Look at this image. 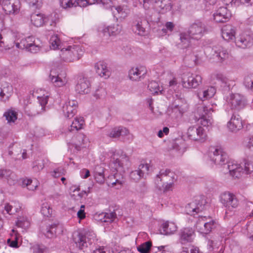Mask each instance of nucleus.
Returning <instances> with one entry per match:
<instances>
[{
    "label": "nucleus",
    "instance_id": "1",
    "mask_svg": "<svg viewBox=\"0 0 253 253\" xmlns=\"http://www.w3.org/2000/svg\"><path fill=\"white\" fill-rule=\"evenodd\" d=\"M175 180L173 172L169 169H161L156 177L155 183L159 190L166 192L171 189Z\"/></svg>",
    "mask_w": 253,
    "mask_h": 253
},
{
    "label": "nucleus",
    "instance_id": "2",
    "mask_svg": "<svg viewBox=\"0 0 253 253\" xmlns=\"http://www.w3.org/2000/svg\"><path fill=\"white\" fill-rule=\"evenodd\" d=\"M83 51L78 45L69 46L63 48L60 52V57L65 62H74L78 60L82 56Z\"/></svg>",
    "mask_w": 253,
    "mask_h": 253
},
{
    "label": "nucleus",
    "instance_id": "3",
    "mask_svg": "<svg viewBox=\"0 0 253 253\" xmlns=\"http://www.w3.org/2000/svg\"><path fill=\"white\" fill-rule=\"evenodd\" d=\"M220 201L222 204L226 208L225 214L226 216H231L239 205V201L236 196L230 192H224L220 196Z\"/></svg>",
    "mask_w": 253,
    "mask_h": 253
},
{
    "label": "nucleus",
    "instance_id": "4",
    "mask_svg": "<svg viewBox=\"0 0 253 253\" xmlns=\"http://www.w3.org/2000/svg\"><path fill=\"white\" fill-rule=\"evenodd\" d=\"M209 31L207 25L201 20H196L189 27L188 33L191 38L198 40Z\"/></svg>",
    "mask_w": 253,
    "mask_h": 253
},
{
    "label": "nucleus",
    "instance_id": "5",
    "mask_svg": "<svg viewBox=\"0 0 253 253\" xmlns=\"http://www.w3.org/2000/svg\"><path fill=\"white\" fill-rule=\"evenodd\" d=\"M211 160L215 164L223 165L227 163L228 156L221 146H212L210 148Z\"/></svg>",
    "mask_w": 253,
    "mask_h": 253
},
{
    "label": "nucleus",
    "instance_id": "6",
    "mask_svg": "<svg viewBox=\"0 0 253 253\" xmlns=\"http://www.w3.org/2000/svg\"><path fill=\"white\" fill-rule=\"evenodd\" d=\"M73 240L77 247L84 250L96 240V236L92 232L87 233L85 235L78 233L76 236H74Z\"/></svg>",
    "mask_w": 253,
    "mask_h": 253
},
{
    "label": "nucleus",
    "instance_id": "7",
    "mask_svg": "<svg viewBox=\"0 0 253 253\" xmlns=\"http://www.w3.org/2000/svg\"><path fill=\"white\" fill-rule=\"evenodd\" d=\"M205 199L200 197H197L194 201L187 204L185 207V211L187 214L195 215L204 210L205 204Z\"/></svg>",
    "mask_w": 253,
    "mask_h": 253
},
{
    "label": "nucleus",
    "instance_id": "8",
    "mask_svg": "<svg viewBox=\"0 0 253 253\" xmlns=\"http://www.w3.org/2000/svg\"><path fill=\"white\" fill-rule=\"evenodd\" d=\"M118 154H114L112 160L111 167L116 171L120 173L124 172V166L128 168L129 158L126 154H122L119 158Z\"/></svg>",
    "mask_w": 253,
    "mask_h": 253
},
{
    "label": "nucleus",
    "instance_id": "9",
    "mask_svg": "<svg viewBox=\"0 0 253 253\" xmlns=\"http://www.w3.org/2000/svg\"><path fill=\"white\" fill-rule=\"evenodd\" d=\"M202 82V78L199 75H193L188 73L183 75L182 83L183 87L186 88H196Z\"/></svg>",
    "mask_w": 253,
    "mask_h": 253
},
{
    "label": "nucleus",
    "instance_id": "10",
    "mask_svg": "<svg viewBox=\"0 0 253 253\" xmlns=\"http://www.w3.org/2000/svg\"><path fill=\"white\" fill-rule=\"evenodd\" d=\"M1 6L5 14L16 15L20 11L21 3L19 0H3Z\"/></svg>",
    "mask_w": 253,
    "mask_h": 253
},
{
    "label": "nucleus",
    "instance_id": "11",
    "mask_svg": "<svg viewBox=\"0 0 253 253\" xmlns=\"http://www.w3.org/2000/svg\"><path fill=\"white\" fill-rule=\"evenodd\" d=\"M206 217H201L197 221L196 227L202 234H208L216 227V222L214 220L206 222Z\"/></svg>",
    "mask_w": 253,
    "mask_h": 253
},
{
    "label": "nucleus",
    "instance_id": "12",
    "mask_svg": "<svg viewBox=\"0 0 253 253\" xmlns=\"http://www.w3.org/2000/svg\"><path fill=\"white\" fill-rule=\"evenodd\" d=\"M189 139L195 141H205L207 137L204 129L201 126H191L187 131Z\"/></svg>",
    "mask_w": 253,
    "mask_h": 253
},
{
    "label": "nucleus",
    "instance_id": "13",
    "mask_svg": "<svg viewBox=\"0 0 253 253\" xmlns=\"http://www.w3.org/2000/svg\"><path fill=\"white\" fill-rule=\"evenodd\" d=\"M213 19L217 23L226 22L231 17V13L226 7H220L213 14Z\"/></svg>",
    "mask_w": 253,
    "mask_h": 253
},
{
    "label": "nucleus",
    "instance_id": "14",
    "mask_svg": "<svg viewBox=\"0 0 253 253\" xmlns=\"http://www.w3.org/2000/svg\"><path fill=\"white\" fill-rule=\"evenodd\" d=\"M62 232V225L59 222H54L47 225L43 233L47 238L51 239L56 237L57 234H61Z\"/></svg>",
    "mask_w": 253,
    "mask_h": 253
},
{
    "label": "nucleus",
    "instance_id": "15",
    "mask_svg": "<svg viewBox=\"0 0 253 253\" xmlns=\"http://www.w3.org/2000/svg\"><path fill=\"white\" fill-rule=\"evenodd\" d=\"M78 102L72 100L66 102L62 107L63 112L65 116L69 119L74 117L77 113Z\"/></svg>",
    "mask_w": 253,
    "mask_h": 253
},
{
    "label": "nucleus",
    "instance_id": "16",
    "mask_svg": "<svg viewBox=\"0 0 253 253\" xmlns=\"http://www.w3.org/2000/svg\"><path fill=\"white\" fill-rule=\"evenodd\" d=\"M147 71L145 67L132 68L128 73L129 79L133 81H139L144 78Z\"/></svg>",
    "mask_w": 253,
    "mask_h": 253
},
{
    "label": "nucleus",
    "instance_id": "17",
    "mask_svg": "<svg viewBox=\"0 0 253 253\" xmlns=\"http://www.w3.org/2000/svg\"><path fill=\"white\" fill-rule=\"evenodd\" d=\"M194 230L191 227H185L181 229L179 232V241L182 244L191 242L194 235Z\"/></svg>",
    "mask_w": 253,
    "mask_h": 253
},
{
    "label": "nucleus",
    "instance_id": "18",
    "mask_svg": "<svg viewBox=\"0 0 253 253\" xmlns=\"http://www.w3.org/2000/svg\"><path fill=\"white\" fill-rule=\"evenodd\" d=\"M90 82L87 78H80L76 85L75 89L80 94H87L90 91Z\"/></svg>",
    "mask_w": 253,
    "mask_h": 253
},
{
    "label": "nucleus",
    "instance_id": "19",
    "mask_svg": "<svg viewBox=\"0 0 253 253\" xmlns=\"http://www.w3.org/2000/svg\"><path fill=\"white\" fill-rule=\"evenodd\" d=\"M229 129L233 132H236L243 127V124L241 117L238 115L233 114L230 120L227 124Z\"/></svg>",
    "mask_w": 253,
    "mask_h": 253
},
{
    "label": "nucleus",
    "instance_id": "20",
    "mask_svg": "<svg viewBox=\"0 0 253 253\" xmlns=\"http://www.w3.org/2000/svg\"><path fill=\"white\" fill-rule=\"evenodd\" d=\"M95 69L96 73L104 79L108 78L111 75V72L104 61H100L96 63L95 65Z\"/></svg>",
    "mask_w": 253,
    "mask_h": 253
},
{
    "label": "nucleus",
    "instance_id": "21",
    "mask_svg": "<svg viewBox=\"0 0 253 253\" xmlns=\"http://www.w3.org/2000/svg\"><path fill=\"white\" fill-rule=\"evenodd\" d=\"M222 37L223 39L228 42L233 41L235 39V28L231 25H226L222 28Z\"/></svg>",
    "mask_w": 253,
    "mask_h": 253
},
{
    "label": "nucleus",
    "instance_id": "22",
    "mask_svg": "<svg viewBox=\"0 0 253 253\" xmlns=\"http://www.w3.org/2000/svg\"><path fill=\"white\" fill-rule=\"evenodd\" d=\"M230 104L231 109L237 110H241L246 106L244 99L239 94H235L231 96Z\"/></svg>",
    "mask_w": 253,
    "mask_h": 253
},
{
    "label": "nucleus",
    "instance_id": "23",
    "mask_svg": "<svg viewBox=\"0 0 253 253\" xmlns=\"http://www.w3.org/2000/svg\"><path fill=\"white\" fill-rule=\"evenodd\" d=\"M25 111L29 116H35L43 112L42 106L39 102L30 104L25 108Z\"/></svg>",
    "mask_w": 253,
    "mask_h": 253
},
{
    "label": "nucleus",
    "instance_id": "24",
    "mask_svg": "<svg viewBox=\"0 0 253 253\" xmlns=\"http://www.w3.org/2000/svg\"><path fill=\"white\" fill-rule=\"evenodd\" d=\"M227 163V169L230 174L235 178H239L241 176V173L243 172V169L240 165L232 161L228 162Z\"/></svg>",
    "mask_w": 253,
    "mask_h": 253
},
{
    "label": "nucleus",
    "instance_id": "25",
    "mask_svg": "<svg viewBox=\"0 0 253 253\" xmlns=\"http://www.w3.org/2000/svg\"><path fill=\"white\" fill-rule=\"evenodd\" d=\"M214 53V58H216L218 62L221 63L229 57V53L227 50L222 46L215 47Z\"/></svg>",
    "mask_w": 253,
    "mask_h": 253
},
{
    "label": "nucleus",
    "instance_id": "26",
    "mask_svg": "<svg viewBox=\"0 0 253 253\" xmlns=\"http://www.w3.org/2000/svg\"><path fill=\"white\" fill-rule=\"evenodd\" d=\"M122 28V26L118 24H114L103 29L102 33L106 36H116L121 32Z\"/></svg>",
    "mask_w": 253,
    "mask_h": 253
},
{
    "label": "nucleus",
    "instance_id": "27",
    "mask_svg": "<svg viewBox=\"0 0 253 253\" xmlns=\"http://www.w3.org/2000/svg\"><path fill=\"white\" fill-rule=\"evenodd\" d=\"M172 4L171 3H164L162 0H158L155 1L154 7L159 13L164 14L172 9Z\"/></svg>",
    "mask_w": 253,
    "mask_h": 253
},
{
    "label": "nucleus",
    "instance_id": "28",
    "mask_svg": "<svg viewBox=\"0 0 253 253\" xmlns=\"http://www.w3.org/2000/svg\"><path fill=\"white\" fill-rule=\"evenodd\" d=\"M203 111L205 112V115H203L200 117L197 121L199 124H200L204 126L208 127L211 126L212 124L211 118H210V116L208 115V113L210 111H212V112H213V110L212 108H210L209 110L207 107L205 106L203 107Z\"/></svg>",
    "mask_w": 253,
    "mask_h": 253
},
{
    "label": "nucleus",
    "instance_id": "29",
    "mask_svg": "<svg viewBox=\"0 0 253 253\" xmlns=\"http://www.w3.org/2000/svg\"><path fill=\"white\" fill-rule=\"evenodd\" d=\"M137 20V24L133 27V31L135 33L139 36H145L146 34V26L149 25L145 20H143L141 18Z\"/></svg>",
    "mask_w": 253,
    "mask_h": 253
},
{
    "label": "nucleus",
    "instance_id": "30",
    "mask_svg": "<svg viewBox=\"0 0 253 253\" xmlns=\"http://www.w3.org/2000/svg\"><path fill=\"white\" fill-rule=\"evenodd\" d=\"M129 134V130L126 127L119 126L115 127L107 134V136L110 138H117L121 136H126Z\"/></svg>",
    "mask_w": 253,
    "mask_h": 253
},
{
    "label": "nucleus",
    "instance_id": "31",
    "mask_svg": "<svg viewBox=\"0 0 253 253\" xmlns=\"http://www.w3.org/2000/svg\"><path fill=\"white\" fill-rule=\"evenodd\" d=\"M150 4L148 5V7L144 8L145 9V15H142L141 18L143 20H145L148 22L149 24V22H157L158 20V18L156 17L157 12L154 9H149Z\"/></svg>",
    "mask_w": 253,
    "mask_h": 253
},
{
    "label": "nucleus",
    "instance_id": "32",
    "mask_svg": "<svg viewBox=\"0 0 253 253\" xmlns=\"http://www.w3.org/2000/svg\"><path fill=\"white\" fill-rule=\"evenodd\" d=\"M216 93V88L214 86H209L207 89L199 91L197 95L202 100L211 98Z\"/></svg>",
    "mask_w": 253,
    "mask_h": 253
},
{
    "label": "nucleus",
    "instance_id": "33",
    "mask_svg": "<svg viewBox=\"0 0 253 253\" xmlns=\"http://www.w3.org/2000/svg\"><path fill=\"white\" fill-rule=\"evenodd\" d=\"M177 230V226L173 222H166L162 225L161 233L164 235L173 234Z\"/></svg>",
    "mask_w": 253,
    "mask_h": 253
},
{
    "label": "nucleus",
    "instance_id": "34",
    "mask_svg": "<svg viewBox=\"0 0 253 253\" xmlns=\"http://www.w3.org/2000/svg\"><path fill=\"white\" fill-rule=\"evenodd\" d=\"M31 21L33 25L37 27L43 26L44 23V17L41 13H33L31 16Z\"/></svg>",
    "mask_w": 253,
    "mask_h": 253
},
{
    "label": "nucleus",
    "instance_id": "35",
    "mask_svg": "<svg viewBox=\"0 0 253 253\" xmlns=\"http://www.w3.org/2000/svg\"><path fill=\"white\" fill-rule=\"evenodd\" d=\"M235 42L239 47L245 49L251 45L249 38L244 36H240L235 39Z\"/></svg>",
    "mask_w": 253,
    "mask_h": 253
},
{
    "label": "nucleus",
    "instance_id": "36",
    "mask_svg": "<svg viewBox=\"0 0 253 253\" xmlns=\"http://www.w3.org/2000/svg\"><path fill=\"white\" fill-rule=\"evenodd\" d=\"M12 91L11 85H3L1 87V98L0 100L4 102L8 101L12 93Z\"/></svg>",
    "mask_w": 253,
    "mask_h": 253
},
{
    "label": "nucleus",
    "instance_id": "37",
    "mask_svg": "<svg viewBox=\"0 0 253 253\" xmlns=\"http://www.w3.org/2000/svg\"><path fill=\"white\" fill-rule=\"evenodd\" d=\"M99 216L100 217L99 220L102 222L111 223L117 217V214L114 211L102 212L99 215Z\"/></svg>",
    "mask_w": 253,
    "mask_h": 253
},
{
    "label": "nucleus",
    "instance_id": "38",
    "mask_svg": "<svg viewBox=\"0 0 253 253\" xmlns=\"http://www.w3.org/2000/svg\"><path fill=\"white\" fill-rule=\"evenodd\" d=\"M94 177L97 183L99 184L103 183L105 181L104 169L100 167H96Z\"/></svg>",
    "mask_w": 253,
    "mask_h": 253
},
{
    "label": "nucleus",
    "instance_id": "39",
    "mask_svg": "<svg viewBox=\"0 0 253 253\" xmlns=\"http://www.w3.org/2000/svg\"><path fill=\"white\" fill-rule=\"evenodd\" d=\"M84 124V120L83 117H76L71 125L69 130L71 131L74 130V129L76 130L80 129L82 128Z\"/></svg>",
    "mask_w": 253,
    "mask_h": 253
},
{
    "label": "nucleus",
    "instance_id": "40",
    "mask_svg": "<svg viewBox=\"0 0 253 253\" xmlns=\"http://www.w3.org/2000/svg\"><path fill=\"white\" fill-rule=\"evenodd\" d=\"M50 77L52 82L54 84V85L57 87L63 86L67 82V80L65 77L62 78L60 77L59 75L57 76H52L50 74Z\"/></svg>",
    "mask_w": 253,
    "mask_h": 253
},
{
    "label": "nucleus",
    "instance_id": "41",
    "mask_svg": "<svg viewBox=\"0 0 253 253\" xmlns=\"http://www.w3.org/2000/svg\"><path fill=\"white\" fill-rule=\"evenodd\" d=\"M60 4L64 8L76 7L77 5L81 6L79 0H60Z\"/></svg>",
    "mask_w": 253,
    "mask_h": 253
},
{
    "label": "nucleus",
    "instance_id": "42",
    "mask_svg": "<svg viewBox=\"0 0 253 253\" xmlns=\"http://www.w3.org/2000/svg\"><path fill=\"white\" fill-rule=\"evenodd\" d=\"M148 88L152 94H158L159 92H161L162 90L160 89L159 85L156 81H152L148 84Z\"/></svg>",
    "mask_w": 253,
    "mask_h": 253
},
{
    "label": "nucleus",
    "instance_id": "43",
    "mask_svg": "<svg viewBox=\"0 0 253 253\" xmlns=\"http://www.w3.org/2000/svg\"><path fill=\"white\" fill-rule=\"evenodd\" d=\"M41 212L43 216L49 217L52 213V209L47 203H44L42 205Z\"/></svg>",
    "mask_w": 253,
    "mask_h": 253
},
{
    "label": "nucleus",
    "instance_id": "44",
    "mask_svg": "<svg viewBox=\"0 0 253 253\" xmlns=\"http://www.w3.org/2000/svg\"><path fill=\"white\" fill-rule=\"evenodd\" d=\"M50 47L51 49H55L59 48L60 45V39L57 35L52 36L49 40Z\"/></svg>",
    "mask_w": 253,
    "mask_h": 253
},
{
    "label": "nucleus",
    "instance_id": "45",
    "mask_svg": "<svg viewBox=\"0 0 253 253\" xmlns=\"http://www.w3.org/2000/svg\"><path fill=\"white\" fill-rule=\"evenodd\" d=\"M152 246V243L147 241L137 247V250L141 253H148Z\"/></svg>",
    "mask_w": 253,
    "mask_h": 253
},
{
    "label": "nucleus",
    "instance_id": "46",
    "mask_svg": "<svg viewBox=\"0 0 253 253\" xmlns=\"http://www.w3.org/2000/svg\"><path fill=\"white\" fill-rule=\"evenodd\" d=\"M22 186L26 187L29 190L33 191L36 189L37 185L33 184V181L30 178L23 179L22 180Z\"/></svg>",
    "mask_w": 253,
    "mask_h": 253
},
{
    "label": "nucleus",
    "instance_id": "47",
    "mask_svg": "<svg viewBox=\"0 0 253 253\" xmlns=\"http://www.w3.org/2000/svg\"><path fill=\"white\" fill-rule=\"evenodd\" d=\"M189 38H190V37L189 36V34L187 35L185 33H182L180 34V40L181 42L183 43V48H186L189 46Z\"/></svg>",
    "mask_w": 253,
    "mask_h": 253
},
{
    "label": "nucleus",
    "instance_id": "48",
    "mask_svg": "<svg viewBox=\"0 0 253 253\" xmlns=\"http://www.w3.org/2000/svg\"><path fill=\"white\" fill-rule=\"evenodd\" d=\"M129 176L131 179H133L134 181H138L140 179H141L142 176V172L141 171H140L139 169H138L132 171L130 173Z\"/></svg>",
    "mask_w": 253,
    "mask_h": 253
},
{
    "label": "nucleus",
    "instance_id": "49",
    "mask_svg": "<svg viewBox=\"0 0 253 253\" xmlns=\"http://www.w3.org/2000/svg\"><path fill=\"white\" fill-rule=\"evenodd\" d=\"M33 39L32 37H29L26 39H22L20 41L21 49H26L27 50L28 47L31 45Z\"/></svg>",
    "mask_w": 253,
    "mask_h": 253
},
{
    "label": "nucleus",
    "instance_id": "50",
    "mask_svg": "<svg viewBox=\"0 0 253 253\" xmlns=\"http://www.w3.org/2000/svg\"><path fill=\"white\" fill-rule=\"evenodd\" d=\"M16 225L24 229L28 228L30 225V222L27 219L24 217H20L16 222Z\"/></svg>",
    "mask_w": 253,
    "mask_h": 253
},
{
    "label": "nucleus",
    "instance_id": "51",
    "mask_svg": "<svg viewBox=\"0 0 253 253\" xmlns=\"http://www.w3.org/2000/svg\"><path fill=\"white\" fill-rule=\"evenodd\" d=\"M115 8L120 18H125L127 16L128 10L126 8L120 6L115 7Z\"/></svg>",
    "mask_w": 253,
    "mask_h": 253
},
{
    "label": "nucleus",
    "instance_id": "52",
    "mask_svg": "<svg viewBox=\"0 0 253 253\" xmlns=\"http://www.w3.org/2000/svg\"><path fill=\"white\" fill-rule=\"evenodd\" d=\"M76 139L79 142L78 144H76V148L77 149V145H82L87 143L88 139L82 133L78 134L76 136Z\"/></svg>",
    "mask_w": 253,
    "mask_h": 253
},
{
    "label": "nucleus",
    "instance_id": "53",
    "mask_svg": "<svg viewBox=\"0 0 253 253\" xmlns=\"http://www.w3.org/2000/svg\"><path fill=\"white\" fill-rule=\"evenodd\" d=\"M253 171V162L246 161L244 164V171L246 174H250Z\"/></svg>",
    "mask_w": 253,
    "mask_h": 253
},
{
    "label": "nucleus",
    "instance_id": "54",
    "mask_svg": "<svg viewBox=\"0 0 253 253\" xmlns=\"http://www.w3.org/2000/svg\"><path fill=\"white\" fill-rule=\"evenodd\" d=\"M41 47V46L39 44H36L34 41H32L31 45L28 47L27 50L32 53H36L40 50Z\"/></svg>",
    "mask_w": 253,
    "mask_h": 253
},
{
    "label": "nucleus",
    "instance_id": "55",
    "mask_svg": "<svg viewBox=\"0 0 253 253\" xmlns=\"http://www.w3.org/2000/svg\"><path fill=\"white\" fill-rule=\"evenodd\" d=\"M4 116L5 117L8 122L9 123L14 122V121L17 119L16 115L15 113L13 111L5 113Z\"/></svg>",
    "mask_w": 253,
    "mask_h": 253
},
{
    "label": "nucleus",
    "instance_id": "56",
    "mask_svg": "<svg viewBox=\"0 0 253 253\" xmlns=\"http://www.w3.org/2000/svg\"><path fill=\"white\" fill-rule=\"evenodd\" d=\"M66 171L65 169L62 167H59L55 169L53 171L52 176L55 178H58L61 175H65Z\"/></svg>",
    "mask_w": 253,
    "mask_h": 253
},
{
    "label": "nucleus",
    "instance_id": "57",
    "mask_svg": "<svg viewBox=\"0 0 253 253\" xmlns=\"http://www.w3.org/2000/svg\"><path fill=\"white\" fill-rule=\"evenodd\" d=\"M3 38L1 35L0 34V51H3L4 50L9 49L13 46V45L6 44L4 41H2Z\"/></svg>",
    "mask_w": 253,
    "mask_h": 253
},
{
    "label": "nucleus",
    "instance_id": "58",
    "mask_svg": "<svg viewBox=\"0 0 253 253\" xmlns=\"http://www.w3.org/2000/svg\"><path fill=\"white\" fill-rule=\"evenodd\" d=\"M44 167V164L42 161H37L34 163L33 169L35 171H39Z\"/></svg>",
    "mask_w": 253,
    "mask_h": 253
},
{
    "label": "nucleus",
    "instance_id": "59",
    "mask_svg": "<svg viewBox=\"0 0 253 253\" xmlns=\"http://www.w3.org/2000/svg\"><path fill=\"white\" fill-rule=\"evenodd\" d=\"M30 6L35 8H40L42 6V0H28Z\"/></svg>",
    "mask_w": 253,
    "mask_h": 253
},
{
    "label": "nucleus",
    "instance_id": "60",
    "mask_svg": "<svg viewBox=\"0 0 253 253\" xmlns=\"http://www.w3.org/2000/svg\"><path fill=\"white\" fill-rule=\"evenodd\" d=\"M213 78L225 84H227L228 79L221 74H216L213 76Z\"/></svg>",
    "mask_w": 253,
    "mask_h": 253
},
{
    "label": "nucleus",
    "instance_id": "61",
    "mask_svg": "<svg viewBox=\"0 0 253 253\" xmlns=\"http://www.w3.org/2000/svg\"><path fill=\"white\" fill-rule=\"evenodd\" d=\"M253 82V75L247 76L244 80V84L246 87L250 88Z\"/></svg>",
    "mask_w": 253,
    "mask_h": 253
},
{
    "label": "nucleus",
    "instance_id": "62",
    "mask_svg": "<svg viewBox=\"0 0 253 253\" xmlns=\"http://www.w3.org/2000/svg\"><path fill=\"white\" fill-rule=\"evenodd\" d=\"M4 209L6 211L7 213L9 214H13L15 212L18 211V208H16L13 209L12 206L10 205L9 204H6L4 207Z\"/></svg>",
    "mask_w": 253,
    "mask_h": 253
},
{
    "label": "nucleus",
    "instance_id": "63",
    "mask_svg": "<svg viewBox=\"0 0 253 253\" xmlns=\"http://www.w3.org/2000/svg\"><path fill=\"white\" fill-rule=\"evenodd\" d=\"M105 89L102 87H100L96 90L94 93V96L97 99L100 98L105 94Z\"/></svg>",
    "mask_w": 253,
    "mask_h": 253
},
{
    "label": "nucleus",
    "instance_id": "64",
    "mask_svg": "<svg viewBox=\"0 0 253 253\" xmlns=\"http://www.w3.org/2000/svg\"><path fill=\"white\" fill-rule=\"evenodd\" d=\"M33 253H44V248L39 245H36L32 247Z\"/></svg>",
    "mask_w": 253,
    "mask_h": 253
}]
</instances>
